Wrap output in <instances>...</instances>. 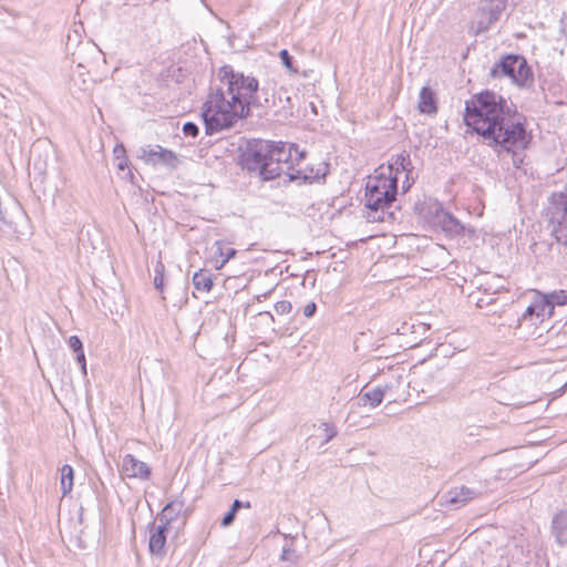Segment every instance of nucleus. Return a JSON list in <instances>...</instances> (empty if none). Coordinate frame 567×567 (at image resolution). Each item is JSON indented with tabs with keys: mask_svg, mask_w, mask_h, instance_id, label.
<instances>
[{
	"mask_svg": "<svg viewBox=\"0 0 567 567\" xmlns=\"http://www.w3.org/2000/svg\"><path fill=\"white\" fill-rule=\"evenodd\" d=\"M464 122L498 154H512L513 165L520 167V153L528 147L530 137L520 115L503 96L491 91L475 94L465 103Z\"/></svg>",
	"mask_w": 567,
	"mask_h": 567,
	"instance_id": "obj_1",
	"label": "nucleus"
},
{
	"mask_svg": "<svg viewBox=\"0 0 567 567\" xmlns=\"http://www.w3.org/2000/svg\"><path fill=\"white\" fill-rule=\"evenodd\" d=\"M219 86L213 87L203 104L202 118L207 135L233 127L257 105L259 82L256 78L235 71L231 65L218 70Z\"/></svg>",
	"mask_w": 567,
	"mask_h": 567,
	"instance_id": "obj_2",
	"label": "nucleus"
},
{
	"mask_svg": "<svg viewBox=\"0 0 567 567\" xmlns=\"http://www.w3.org/2000/svg\"><path fill=\"white\" fill-rule=\"evenodd\" d=\"M292 148L293 145L282 142H258L245 155V167L249 172H257L264 181H271L286 174L289 182L306 183L311 176L300 169H293L290 163Z\"/></svg>",
	"mask_w": 567,
	"mask_h": 567,
	"instance_id": "obj_3",
	"label": "nucleus"
},
{
	"mask_svg": "<svg viewBox=\"0 0 567 567\" xmlns=\"http://www.w3.org/2000/svg\"><path fill=\"white\" fill-rule=\"evenodd\" d=\"M398 194V178L393 175L392 165L380 166L375 174L368 178L365 184L364 203L369 221H384L392 217L388 209L395 202Z\"/></svg>",
	"mask_w": 567,
	"mask_h": 567,
	"instance_id": "obj_4",
	"label": "nucleus"
},
{
	"mask_svg": "<svg viewBox=\"0 0 567 567\" xmlns=\"http://www.w3.org/2000/svg\"><path fill=\"white\" fill-rule=\"evenodd\" d=\"M548 214L550 234L567 254V195H554Z\"/></svg>",
	"mask_w": 567,
	"mask_h": 567,
	"instance_id": "obj_5",
	"label": "nucleus"
},
{
	"mask_svg": "<svg viewBox=\"0 0 567 567\" xmlns=\"http://www.w3.org/2000/svg\"><path fill=\"white\" fill-rule=\"evenodd\" d=\"M507 0H481L476 18L471 22V30L482 33L489 29L505 10Z\"/></svg>",
	"mask_w": 567,
	"mask_h": 567,
	"instance_id": "obj_6",
	"label": "nucleus"
},
{
	"mask_svg": "<svg viewBox=\"0 0 567 567\" xmlns=\"http://www.w3.org/2000/svg\"><path fill=\"white\" fill-rule=\"evenodd\" d=\"M501 72L511 78L518 86H528L533 83V73L522 55H507L499 63Z\"/></svg>",
	"mask_w": 567,
	"mask_h": 567,
	"instance_id": "obj_7",
	"label": "nucleus"
},
{
	"mask_svg": "<svg viewBox=\"0 0 567 567\" xmlns=\"http://www.w3.org/2000/svg\"><path fill=\"white\" fill-rule=\"evenodd\" d=\"M140 153V157L147 164H163L169 168H176L178 164L177 155L159 145L141 147Z\"/></svg>",
	"mask_w": 567,
	"mask_h": 567,
	"instance_id": "obj_8",
	"label": "nucleus"
},
{
	"mask_svg": "<svg viewBox=\"0 0 567 567\" xmlns=\"http://www.w3.org/2000/svg\"><path fill=\"white\" fill-rule=\"evenodd\" d=\"M483 491L465 485L451 488L442 496L443 504L452 509L465 506L470 501L481 496Z\"/></svg>",
	"mask_w": 567,
	"mask_h": 567,
	"instance_id": "obj_9",
	"label": "nucleus"
},
{
	"mask_svg": "<svg viewBox=\"0 0 567 567\" xmlns=\"http://www.w3.org/2000/svg\"><path fill=\"white\" fill-rule=\"evenodd\" d=\"M122 471L127 477L131 478L147 480L151 476L150 466L146 463L137 460L132 454L124 455L122 461Z\"/></svg>",
	"mask_w": 567,
	"mask_h": 567,
	"instance_id": "obj_10",
	"label": "nucleus"
},
{
	"mask_svg": "<svg viewBox=\"0 0 567 567\" xmlns=\"http://www.w3.org/2000/svg\"><path fill=\"white\" fill-rule=\"evenodd\" d=\"M168 529L169 526L163 523H159L158 525H154L152 527L148 548L153 555L159 557H163L165 555V544Z\"/></svg>",
	"mask_w": 567,
	"mask_h": 567,
	"instance_id": "obj_11",
	"label": "nucleus"
},
{
	"mask_svg": "<svg viewBox=\"0 0 567 567\" xmlns=\"http://www.w3.org/2000/svg\"><path fill=\"white\" fill-rule=\"evenodd\" d=\"M417 110L422 114L435 115L437 113V99L435 92L429 87L423 86L419 94Z\"/></svg>",
	"mask_w": 567,
	"mask_h": 567,
	"instance_id": "obj_12",
	"label": "nucleus"
},
{
	"mask_svg": "<svg viewBox=\"0 0 567 567\" xmlns=\"http://www.w3.org/2000/svg\"><path fill=\"white\" fill-rule=\"evenodd\" d=\"M184 508V502L183 501H172L168 504L164 506L161 514L157 516V520L159 523H163L165 525H171L172 522H174L179 514L182 513Z\"/></svg>",
	"mask_w": 567,
	"mask_h": 567,
	"instance_id": "obj_13",
	"label": "nucleus"
},
{
	"mask_svg": "<svg viewBox=\"0 0 567 567\" xmlns=\"http://www.w3.org/2000/svg\"><path fill=\"white\" fill-rule=\"evenodd\" d=\"M215 267L216 269H221L228 260L234 258L237 254V250L233 247L226 246L223 241L217 240L215 243Z\"/></svg>",
	"mask_w": 567,
	"mask_h": 567,
	"instance_id": "obj_14",
	"label": "nucleus"
},
{
	"mask_svg": "<svg viewBox=\"0 0 567 567\" xmlns=\"http://www.w3.org/2000/svg\"><path fill=\"white\" fill-rule=\"evenodd\" d=\"M553 532L561 545H567V509L558 513L553 520Z\"/></svg>",
	"mask_w": 567,
	"mask_h": 567,
	"instance_id": "obj_15",
	"label": "nucleus"
},
{
	"mask_svg": "<svg viewBox=\"0 0 567 567\" xmlns=\"http://www.w3.org/2000/svg\"><path fill=\"white\" fill-rule=\"evenodd\" d=\"M193 285L197 290L210 291L214 285L212 275L203 270L195 272L193 276Z\"/></svg>",
	"mask_w": 567,
	"mask_h": 567,
	"instance_id": "obj_16",
	"label": "nucleus"
},
{
	"mask_svg": "<svg viewBox=\"0 0 567 567\" xmlns=\"http://www.w3.org/2000/svg\"><path fill=\"white\" fill-rule=\"evenodd\" d=\"M73 477V467L69 464L63 465L61 468V489L63 496L68 495L72 491Z\"/></svg>",
	"mask_w": 567,
	"mask_h": 567,
	"instance_id": "obj_17",
	"label": "nucleus"
},
{
	"mask_svg": "<svg viewBox=\"0 0 567 567\" xmlns=\"http://www.w3.org/2000/svg\"><path fill=\"white\" fill-rule=\"evenodd\" d=\"M403 383V378L401 374H392L389 381H385L378 386L381 389L384 396L389 395L391 398L394 396V390L399 389Z\"/></svg>",
	"mask_w": 567,
	"mask_h": 567,
	"instance_id": "obj_18",
	"label": "nucleus"
},
{
	"mask_svg": "<svg viewBox=\"0 0 567 567\" xmlns=\"http://www.w3.org/2000/svg\"><path fill=\"white\" fill-rule=\"evenodd\" d=\"M533 305L535 307L537 318H540L543 320L545 317H550L553 315V306L548 301L546 296L542 297L538 300H535Z\"/></svg>",
	"mask_w": 567,
	"mask_h": 567,
	"instance_id": "obj_19",
	"label": "nucleus"
},
{
	"mask_svg": "<svg viewBox=\"0 0 567 567\" xmlns=\"http://www.w3.org/2000/svg\"><path fill=\"white\" fill-rule=\"evenodd\" d=\"M441 223H442L443 230H445L450 234L457 235L463 229V226L460 224V221L450 214H444L442 216Z\"/></svg>",
	"mask_w": 567,
	"mask_h": 567,
	"instance_id": "obj_20",
	"label": "nucleus"
},
{
	"mask_svg": "<svg viewBox=\"0 0 567 567\" xmlns=\"http://www.w3.org/2000/svg\"><path fill=\"white\" fill-rule=\"evenodd\" d=\"M384 398V394L378 385L362 395L364 404L369 403L372 408L378 406Z\"/></svg>",
	"mask_w": 567,
	"mask_h": 567,
	"instance_id": "obj_21",
	"label": "nucleus"
},
{
	"mask_svg": "<svg viewBox=\"0 0 567 567\" xmlns=\"http://www.w3.org/2000/svg\"><path fill=\"white\" fill-rule=\"evenodd\" d=\"M391 165L393 167V175L395 177L400 169L409 171L410 169L409 167L411 166V159H410L409 154H405V153L399 154L394 159V164H391Z\"/></svg>",
	"mask_w": 567,
	"mask_h": 567,
	"instance_id": "obj_22",
	"label": "nucleus"
},
{
	"mask_svg": "<svg viewBox=\"0 0 567 567\" xmlns=\"http://www.w3.org/2000/svg\"><path fill=\"white\" fill-rule=\"evenodd\" d=\"M154 271H155L154 286L157 290L163 291L165 266L162 262V260L156 261Z\"/></svg>",
	"mask_w": 567,
	"mask_h": 567,
	"instance_id": "obj_23",
	"label": "nucleus"
},
{
	"mask_svg": "<svg viewBox=\"0 0 567 567\" xmlns=\"http://www.w3.org/2000/svg\"><path fill=\"white\" fill-rule=\"evenodd\" d=\"M548 301L551 303L553 308L555 305L557 306H564L567 303V292L564 290L560 291H554L549 295H546Z\"/></svg>",
	"mask_w": 567,
	"mask_h": 567,
	"instance_id": "obj_24",
	"label": "nucleus"
},
{
	"mask_svg": "<svg viewBox=\"0 0 567 567\" xmlns=\"http://www.w3.org/2000/svg\"><path fill=\"white\" fill-rule=\"evenodd\" d=\"M279 56L281 59L282 64L286 66V69L290 73H297L298 72V70L296 68H293L292 56L289 54V52L286 49L281 50L279 52Z\"/></svg>",
	"mask_w": 567,
	"mask_h": 567,
	"instance_id": "obj_25",
	"label": "nucleus"
},
{
	"mask_svg": "<svg viewBox=\"0 0 567 567\" xmlns=\"http://www.w3.org/2000/svg\"><path fill=\"white\" fill-rule=\"evenodd\" d=\"M183 133L186 136L196 137L198 135V133H199V128H198L197 124H195L193 122H186L183 125Z\"/></svg>",
	"mask_w": 567,
	"mask_h": 567,
	"instance_id": "obj_26",
	"label": "nucleus"
},
{
	"mask_svg": "<svg viewBox=\"0 0 567 567\" xmlns=\"http://www.w3.org/2000/svg\"><path fill=\"white\" fill-rule=\"evenodd\" d=\"M292 309V306L289 301L287 300H281V301H278L276 302L275 305V311L278 313V315H286V313H289Z\"/></svg>",
	"mask_w": 567,
	"mask_h": 567,
	"instance_id": "obj_27",
	"label": "nucleus"
},
{
	"mask_svg": "<svg viewBox=\"0 0 567 567\" xmlns=\"http://www.w3.org/2000/svg\"><path fill=\"white\" fill-rule=\"evenodd\" d=\"M297 559L298 556L293 549H291L290 547H284L281 560L295 563L297 561Z\"/></svg>",
	"mask_w": 567,
	"mask_h": 567,
	"instance_id": "obj_28",
	"label": "nucleus"
},
{
	"mask_svg": "<svg viewBox=\"0 0 567 567\" xmlns=\"http://www.w3.org/2000/svg\"><path fill=\"white\" fill-rule=\"evenodd\" d=\"M321 426L323 427L324 434H326V443L332 440L337 435V430L332 424H329L327 422L321 423Z\"/></svg>",
	"mask_w": 567,
	"mask_h": 567,
	"instance_id": "obj_29",
	"label": "nucleus"
},
{
	"mask_svg": "<svg viewBox=\"0 0 567 567\" xmlns=\"http://www.w3.org/2000/svg\"><path fill=\"white\" fill-rule=\"evenodd\" d=\"M69 347L74 351V352H80L83 350V344H82V341L76 337V336H72L70 337L69 339Z\"/></svg>",
	"mask_w": 567,
	"mask_h": 567,
	"instance_id": "obj_30",
	"label": "nucleus"
},
{
	"mask_svg": "<svg viewBox=\"0 0 567 567\" xmlns=\"http://www.w3.org/2000/svg\"><path fill=\"white\" fill-rule=\"evenodd\" d=\"M494 302H495V298H493L489 295H486L476 300V307L484 308V307L493 305Z\"/></svg>",
	"mask_w": 567,
	"mask_h": 567,
	"instance_id": "obj_31",
	"label": "nucleus"
},
{
	"mask_svg": "<svg viewBox=\"0 0 567 567\" xmlns=\"http://www.w3.org/2000/svg\"><path fill=\"white\" fill-rule=\"evenodd\" d=\"M243 507H244V508H248V509H250V508H251V504H250V502H246V503H244V502H241V501H239V499H235V501L233 502V504H231L230 509L237 514V512H238L240 508H243Z\"/></svg>",
	"mask_w": 567,
	"mask_h": 567,
	"instance_id": "obj_32",
	"label": "nucleus"
},
{
	"mask_svg": "<svg viewBox=\"0 0 567 567\" xmlns=\"http://www.w3.org/2000/svg\"><path fill=\"white\" fill-rule=\"evenodd\" d=\"M235 517H236V513L233 512L231 509H229L221 519V526H224V527L230 526L234 523Z\"/></svg>",
	"mask_w": 567,
	"mask_h": 567,
	"instance_id": "obj_33",
	"label": "nucleus"
},
{
	"mask_svg": "<svg viewBox=\"0 0 567 567\" xmlns=\"http://www.w3.org/2000/svg\"><path fill=\"white\" fill-rule=\"evenodd\" d=\"M316 310L317 305L313 301H311L303 307L302 312L305 317L311 318L316 313Z\"/></svg>",
	"mask_w": 567,
	"mask_h": 567,
	"instance_id": "obj_34",
	"label": "nucleus"
},
{
	"mask_svg": "<svg viewBox=\"0 0 567 567\" xmlns=\"http://www.w3.org/2000/svg\"><path fill=\"white\" fill-rule=\"evenodd\" d=\"M76 353V362L81 365L82 373L86 375V362L83 350Z\"/></svg>",
	"mask_w": 567,
	"mask_h": 567,
	"instance_id": "obj_35",
	"label": "nucleus"
},
{
	"mask_svg": "<svg viewBox=\"0 0 567 567\" xmlns=\"http://www.w3.org/2000/svg\"><path fill=\"white\" fill-rule=\"evenodd\" d=\"M534 316L536 317V311H535V307H534V305L532 303V305H529V306L525 309V311L523 312V315H522V318H520V319H522V320H527V319H532Z\"/></svg>",
	"mask_w": 567,
	"mask_h": 567,
	"instance_id": "obj_36",
	"label": "nucleus"
},
{
	"mask_svg": "<svg viewBox=\"0 0 567 567\" xmlns=\"http://www.w3.org/2000/svg\"><path fill=\"white\" fill-rule=\"evenodd\" d=\"M114 153L116 155V158L120 159V155L125 153V150L123 146H116L114 148Z\"/></svg>",
	"mask_w": 567,
	"mask_h": 567,
	"instance_id": "obj_37",
	"label": "nucleus"
},
{
	"mask_svg": "<svg viewBox=\"0 0 567 567\" xmlns=\"http://www.w3.org/2000/svg\"><path fill=\"white\" fill-rule=\"evenodd\" d=\"M127 166L126 159H122L117 163L118 169L123 171Z\"/></svg>",
	"mask_w": 567,
	"mask_h": 567,
	"instance_id": "obj_38",
	"label": "nucleus"
},
{
	"mask_svg": "<svg viewBox=\"0 0 567 567\" xmlns=\"http://www.w3.org/2000/svg\"><path fill=\"white\" fill-rule=\"evenodd\" d=\"M411 187V184L410 183H404L402 188H403V192H406L409 190V188Z\"/></svg>",
	"mask_w": 567,
	"mask_h": 567,
	"instance_id": "obj_39",
	"label": "nucleus"
},
{
	"mask_svg": "<svg viewBox=\"0 0 567 567\" xmlns=\"http://www.w3.org/2000/svg\"><path fill=\"white\" fill-rule=\"evenodd\" d=\"M447 374V371H441L440 372V377H441V380L444 381L445 380V377Z\"/></svg>",
	"mask_w": 567,
	"mask_h": 567,
	"instance_id": "obj_40",
	"label": "nucleus"
}]
</instances>
